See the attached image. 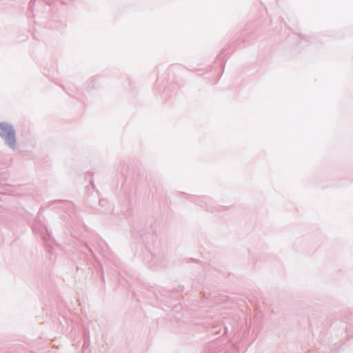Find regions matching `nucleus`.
Returning <instances> with one entry per match:
<instances>
[{"instance_id": "f257e3e1", "label": "nucleus", "mask_w": 353, "mask_h": 353, "mask_svg": "<svg viewBox=\"0 0 353 353\" xmlns=\"http://www.w3.org/2000/svg\"><path fill=\"white\" fill-rule=\"evenodd\" d=\"M0 136L3 137L8 145L11 147H14V131L9 125L1 123H0Z\"/></svg>"}]
</instances>
